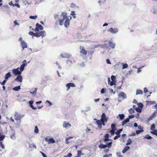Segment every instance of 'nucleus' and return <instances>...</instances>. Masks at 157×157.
Here are the masks:
<instances>
[{"label": "nucleus", "mask_w": 157, "mask_h": 157, "mask_svg": "<svg viewBox=\"0 0 157 157\" xmlns=\"http://www.w3.org/2000/svg\"><path fill=\"white\" fill-rule=\"evenodd\" d=\"M143 93L142 90H136V95H139V94H143Z\"/></svg>", "instance_id": "18"}, {"label": "nucleus", "mask_w": 157, "mask_h": 157, "mask_svg": "<svg viewBox=\"0 0 157 157\" xmlns=\"http://www.w3.org/2000/svg\"><path fill=\"white\" fill-rule=\"evenodd\" d=\"M118 157H122V156L121 155V153L117 152L116 153Z\"/></svg>", "instance_id": "52"}, {"label": "nucleus", "mask_w": 157, "mask_h": 157, "mask_svg": "<svg viewBox=\"0 0 157 157\" xmlns=\"http://www.w3.org/2000/svg\"><path fill=\"white\" fill-rule=\"evenodd\" d=\"M71 15H72L73 17L74 18H75L76 16H75V12L74 11H73L71 12Z\"/></svg>", "instance_id": "50"}, {"label": "nucleus", "mask_w": 157, "mask_h": 157, "mask_svg": "<svg viewBox=\"0 0 157 157\" xmlns=\"http://www.w3.org/2000/svg\"><path fill=\"white\" fill-rule=\"evenodd\" d=\"M105 89L102 88L101 90V94H103L105 92Z\"/></svg>", "instance_id": "58"}, {"label": "nucleus", "mask_w": 157, "mask_h": 157, "mask_svg": "<svg viewBox=\"0 0 157 157\" xmlns=\"http://www.w3.org/2000/svg\"><path fill=\"white\" fill-rule=\"evenodd\" d=\"M128 112L129 113L131 114L134 113L135 112V111L132 108H130L128 110Z\"/></svg>", "instance_id": "36"}, {"label": "nucleus", "mask_w": 157, "mask_h": 157, "mask_svg": "<svg viewBox=\"0 0 157 157\" xmlns=\"http://www.w3.org/2000/svg\"><path fill=\"white\" fill-rule=\"evenodd\" d=\"M112 33H116L118 32V30L117 28H110L108 31Z\"/></svg>", "instance_id": "6"}, {"label": "nucleus", "mask_w": 157, "mask_h": 157, "mask_svg": "<svg viewBox=\"0 0 157 157\" xmlns=\"http://www.w3.org/2000/svg\"><path fill=\"white\" fill-rule=\"evenodd\" d=\"M137 105L138 106V107L141 109H142L143 106V105L141 102L138 103Z\"/></svg>", "instance_id": "34"}, {"label": "nucleus", "mask_w": 157, "mask_h": 157, "mask_svg": "<svg viewBox=\"0 0 157 157\" xmlns=\"http://www.w3.org/2000/svg\"><path fill=\"white\" fill-rule=\"evenodd\" d=\"M6 81H7L5 79V80H4L2 82H0V83L1 85L3 86L5 84L6 82Z\"/></svg>", "instance_id": "53"}, {"label": "nucleus", "mask_w": 157, "mask_h": 157, "mask_svg": "<svg viewBox=\"0 0 157 157\" xmlns=\"http://www.w3.org/2000/svg\"><path fill=\"white\" fill-rule=\"evenodd\" d=\"M34 30L35 32H39V29H38V28L36 27L34 29Z\"/></svg>", "instance_id": "61"}, {"label": "nucleus", "mask_w": 157, "mask_h": 157, "mask_svg": "<svg viewBox=\"0 0 157 157\" xmlns=\"http://www.w3.org/2000/svg\"><path fill=\"white\" fill-rule=\"evenodd\" d=\"M155 128V124H152L151 126L150 129L151 130L153 131V130H154V129Z\"/></svg>", "instance_id": "35"}, {"label": "nucleus", "mask_w": 157, "mask_h": 157, "mask_svg": "<svg viewBox=\"0 0 157 157\" xmlns=\"http://www.w3.org/2000/svg\"><path fill=\"white\" fill-rule=\"evenodd\" d=\"M29 34L30 35H32L35 36L36 33H34L33 32L30 31L29 32Z\"/></svg>", "instance_id": "49"}, {"label": "nucleus", "mask_w": 157, "mask_h": 157, "mask_svg": "<svg viewBox=\"0 0 157 157\" xmlns=\"http://www.w3.org/2000/svg\"><path fill=\"white\" fill-rule=\"evenodd\" d=\"M112 144V142H110L106 143L105 145H106V147H108V148H110L111 147Z\"/></svg>", "instance_id": "20"}, {"label": "nucleus", "mask_w": 157, "mask_h": 157, "mask_svg": "<svg viewBox=\"0 0 157 157\" xmlns=\"http://www.w3.org/2000/svg\"><path fill=\"white\" fill-rule=\"evenodd\" d=\"M135 116L134 115H129L128 117V119L129 120L130 119L134 117Z\"/></svg>", "instance_id": "54"}, {"label": "nucleus", "mask_w": 157, "mask_h": 157, "mask_svg": "<svg viewBox=\"0 0 157 157\" xmlns=\"http://www.w3.org/2000/svg\"><path fill=\"white\" fill-rule=\"evenodd\" d=\"M143 131V130H137L136 131V133L137 134H139Z\"/></svg>", "instance_id": "44"}, {"label": "nucleus", "mask_w": 157, "mask_h": 157, "mask_svg": "<svg viewBox=\"0 0 157 157\" xmlns=\"http://www.w3.org/2000/svg\"><path fill=\"white\" fill-rule=\"evenodd\" d=\"M100 46L101 48H107L108 47L107 44H100Z\"/></svg>", "instance_id": "22"}, {"label": "nucleus", "mask_w": 157, "mask_h": 157, "mask_svg": "<svg viewBox=\"0 0 157 157\" xmlns=\"http://www.w3.org/2000/svg\"><path fill=\"white\" fill-rule=\"evenodd\" d=\"M27 65V63H23V64L21 65L22 66H23L24 67L26 66Z\"/></svg>", "instance_id": "63"}, {"label": "nucleus", "mask_w": 157, "mask_h": 157, "mask_svg": "<svg viewBox=\"0 0 157 157\" xmlns=\"http://www.w3.org/2000/svg\"><path fill=\"white\" fill-rule=\"evenodd\" d=\"M72 155L71 153H69L66 157H71Z\"/></svg>", "instance_id": "64"}, {"label": "nucleus", "mask_w": 157, "mask_h": 157, "mask_svg": "<svg viewBox=\"0 0 157 157\" xmlns=\"http://www.w3.org/2000/svg\"><path fill=\"white\" fill-rule=\"evenodd\" d=\"M96 122L98 125H100V126H101V123H102V121H100L97 120L96 121Z\"/></svg>", "instance_id": "46"}, {"label": "nucleus", "mask_w": 157, "mask_h": 157, "mask_svg": "<svg viewBox=\"0 0 157 157\" xmlns=\"http://www.w3.org/2000/svg\"><path fill=\"white\" fill-rule=\"evenodd\" d=\"M54 18L56 21V24L59 23L60 25H62L63 24V21L65 20L64 25L66 28H67L69 25L70 19L67 17V13L65 12H62L60 15L57 14H54Z\"/></svg>", "instance_id": "1"}, {"label": "nucleus", "mask_w": 157, "mask_h": 157, "mask_svg": "<svg viewBox=\"0 0 157 157\" xmlns=\"http://www.w3.org/2000/svg\"><path fill=\"white\" fill-rule=\"evenodd\" d=\"M48 143H54L55 142V140L52 138H50L48 140Z\"/></svg>", "instance_id": "26"}, {"label": "nucleus", "mask_w": 157, "mask_h": 157, "mask_svg": "<svg viewBox=\"0 0 157 157\" xmlns=\"http://www.w3.org/2000/svg\"><path fill=\"white\" fill-rule=\"evenodd\" d=\"M118 117H119L120 120H122L124 118L125 116L124 114H119L118 115Z\"/></svg>", "instance_id": "24"}, {"label": "nucleus", "mask_w": 157, "mask_h": 157, "mask_svg": "<svg viewBox=\"0 0 157 157\" xmlns=\"http://www.w3.org/2000/svg\"><path fill=\"white\" fill-rule=\"evenodd\" d=\"M32 90L33 91V92L30 91V93L33 95L34 94L36 93L37 91V88H32Z\"/></svg>", "instance_id": "23"}, {"label": "nucleus", "mask_w": 157, "mask_h": 157, "mask_svg": "<svg viewBox=\"0 0 157 157\" xmlns=\"http://www.w3.org/2000/svg\"><path fill=\"white\" fill-rule=\"evenodd\" d=\"M15 81H18L20 82H21L22 81V77L20 75H19L17 77L15 78Z\"/></svg>", "instance_id": "13"}, {"label": "nucleus", "mask_w": 157, "mask_h": 157, "mask_svg": "<svg viewBox=\"0 0 157 157\" xmlns=\"http://www.w3.org/2000/svg\"><path fill=\"white\" fill-rule=\"evenodd\" d=\"M14 116L15 117V120L17 121L20 120L21 118V115H20L17 113H15Z\"/></svg>", "instance_id": "12"}, {"label": "nucleus", "mask_w": 157, "mask_h": 157, "mask_svg": "<svg viewBox=\"0 0 157 157\" xmlns=\"http://www.w3.org/2000/svg\"><path fill=\"white\" fill-rule=\"evenodd\" d=\"M37 17V15L30 16L29 17V18L31 19H35Z\"/></svg>", "instance_id": "42"}, {"label": "nucleus", "mask_w": 157, "mask_h": 157, "mask_svg": "<svg viewBox=\"0 0 157 157\" xmlns=\"http://www.w3.org/2000/svg\"><path fill=\"white\" fill-rule=\"evenodd\" d=\"M87 51H86L84 49H82L81 51L80 52L84 55H86L87 54Z\"/></svg>", "instance_id": "27"}, {"label": "nucleus", "mask_w": 157, "mask_h": 157, "mask_svg": "<svg viewBox=\"0 0 157 157\" xmlns=\"http://www.w3.org/2000/svg\"><path fill=\"white\" fill-rule=\"evenodd\" d=\"M71 126V124H70L67 123L66 121L63 122V128L67 129L70 128Z\"/></svg>", "instance_id": "8"}, {"label": "nucleus", "mask_w": 157, "mask_h": 157, "mask_svg": "<svg viewBox=\"0 0 157 157\" xmlns=\"http://www.w3.org/2000/svg\"><path fill=\"white\" fill-rule=\"evenodd\" d=\"M40 152L41 154L43 157H47L46 155L44 154L43 152L40 151Z\"/></svg>", "instance_id": "56"}, {"label": "nucleus", "mask_w": 157, "mask_h": 157, "mask_svg": "<svg viewBox=\"0 0 157 157\" xmlns=\"http://www.w3.org/2000/svg\"><path fill=\"white\" fill-rule=\"evenodd\" d=\"M78 65L80 67H83L85 66V64L83 62H82L81 63H78Z\"/></svg>", "instance_id": "43"}, {"label": "nucleus", "mask_w": 157, "mask_h": 157, "mask_svg": "<svg viewBox=\"0 0 157 157\" xmlns=\"http://www.w3.org/2000/svg\"><path fill=\"white\" fill-rule=\"evenodd\" d=\"M111 127L112 128V130H115L116 128L115 127V125L114 124H112L111 125Z\"/></svg>", "instance_id": "45"}, {"label": "nucleus", "mask_w": 157, "mask_h": 157, "mask_svg": "<svg viewBox=\"0 0 157 157\" xmlns=\"http://www.w3.org/2000/svg\"><path fill=\"white\" fill-rule=\"evenodd\" d=\"M151 133L157 136V129H155L153 130V131H151Z\"/></svg>", "instance_id": "31"}, {"label": "nucleus", "mask_w": 157, "mask_h": 157, "mask_svg": "<svg viewBox=\"0 0 157 157\" xmlns=\"http://www.w3.org/2000/svg\"><path fill=\"white\" fill-rule=\"evenodd\" d=\"M152 137L149 135L147 134L144 137V138H146L148 140H150L152 138Z\"/></svg>", "instance_id": "33"}, {"label": "nucleus", "mask_w": 157, "mask_h": 157, "mask_svg": "<svg viewBox=\"0 0 157 157\" xmlns=\"http://www.w3.org/2000/svg\"><path fill=\"white\" fill-rule=\"evenodd\" d=\"M123 131V128H121L118 130L116 132L115 134H120V133L121 132Z\"/></svg>", "instance_id": "37"}, {"label": "nucleus", "mask_w": 157, "mask_h": 157, "mask_svg": "<svg viewBox=\"0 0 157 157\" xmlns=\"http://www.w3.org/2000/svg\"><path fill=\"white\" fill-rule=\"evenodd\" d=\"M10 137L12 139H13V140L15 139L16 138V137L15 136V133H14L13 134H12L10 136Z\"/></svg>", "instance_id": "41"}, {"label": "nucleus", "mask_w": 157, "mask_h": 157, "mask_svg": "<svg viewBox=\"0 0 157 157\" xmlns=\"http://www.w3.org/2000/svg\"><path fill=\"white\" fill-rule=\"evenodd\" d=\"M123 69L127 68L128 67V65L127 63L123 64L122 63Z\"/></svg>", "instance_id": "39"}, {"label": "nucleus", "mask_w": 157, "mask_h": 157, "mask_svg": "<svg viewBox=\"0 0 157 157\" xmlns=\"http://www.w3.org/2000/svg\"><path fill=\"white\" fill-rule=\"evenodd\" d=\"M66 86L67 88V90H68L71 87H74L75 86L73 83H69L66 84Z\"/></svg>", "instance_id": "7"}, {"label": "nucleus", "mask_w": 157, "mask_h": 157, "mask_svg": "<svg viewBox=\"0 0 157 157\" xmlns=\"http://www.w3.org/2000/svg\"><path fill=\"white\" fill-rule=\"evenodd\" d=\"M130 147L128 146H126L123 149L122 151V152L123 153H125L129 149Z\"/></svg>", "instance_id": "17"}, {"label": "nucleus", "mask_w": 157, "mask_h": 157, "mask_svg": "<svg viewBox=\"0 0 157 157\" xmlns=\"http://www.w3.org/2000/svg\"><path fill=\"white\" fill-rule=\"evenodd\" d=\"M20 71L21 72L24 69V67L23 66L21 65V67H20Z\"/></svg>", "instance_id": "48"}, {"label": "nucleus", "mask_w": 157, "mask_h": 157, "mask_svg": "<svg viewBox=\"0 0 157 157\" xmlns=\"http://www.w3.org/2000/svg\"><path fill=\"white\" fill-rule=\"evenodd\" d=\"M19 68L18 67L16 69H14L12 70L13 73L14 75H20L21 74V72L19 71Z\"/></svg>", "instance_id": "3"}, {"label": "nucleus", "mask_w": 157, "mask_h": 157, "mask_svg": "<svg viewBox=\"0 0 157 157\" xmlns=\"http://www.w3.org/2000/svg\"><path fill=\"white\" fill-rule=\"evenodd\" d=\"M118 97L120 98H122L123 99H125L127 98L126 94L123 92H121L118 95Z\"/></svg>", "instance_id": "5"}, {"label": "nucleus", "mask_w": 157, "mask_h": 157, "mask_svg": "<svg viewBox=\"0 0 157 157\" xmlns=\"http://www.w3.org/2000/svg\"><path fill=\"white\" fill-rule=\"evenodd\" d=\"M147 103L148 105H152L155 104V102L154 101H147Z\"/></svg>", "instance_id": "29"}, {"label": "nucleus", "mask_w": 157, "mask_h": 157, "mask_svg": "<svg viewBox=\"0 0 157 157\" xmlns=\"http://www.w3.org/2000/svg\"><path fill=\"white\" fill-rule=\"evenodd\" d=\"M104 136L105 138L103 139V140L104 142H105L109 140V134L107 133Z\"/></svg>", "instance_id": "14"}, {"label": "nucleus", "mask_w": 157, "mask_h": 157, "mask_svg": "<svg viewBox=\"0 0 157 157\" xmlns=\"http://www.w3.org/2000/svg\"><path fill=\"white\" fill-rule=\"evenodd\" d=\"M156 116V113L155 112H154L153 113L151 116L148 119V121L151 120L153 118H155Z\"/></svg>", "instance_id": "15"}, {"label": "nucleus", "mask_w": 157, "mask_h": 157, "mask_svg": "<svg viewBox=\"0 0 157 157\" xmlns=\"http://www.w3.org/2000/svg\"><path fill=\"white\" fill-rule=\"evenodd\" d=\"M137 112L139 113H141L142 111V109L140 108L139 107H137L136 109L135 110Z\"/></svg>", "instance_id": "40"}, {"label": "nucleus", "mask_w": 157, "mask_h": 157, "mask_svg": "<svg viewBox=\"0 0 157 157\" xmlns=\"http://www.w3.org/2000/svg\"><path fill=\"white\" fill-rule=\"evenodd\" d=\"M21 89V88L20 87V86H17L14 87L13 88V90H15L16 91H17L19 90L20 89Z\"/></svg>", "instance_id": "28"}, {"label": "nucleus", "mask_w": 157, "mask_h": 157, "mask_svg": "<svg viewBox=\"0 0 157 157\" xmlns=\"http://www.w3.org/2000/svg\"><path fill=\"white\" fill-rule=\"evenodd\" d=\"M115 130H112L109 131L111 135H113L115 133Z\"/></svg>", "instance_id": "55"}, {"label": "nucleus", "mask_w": 157, "mask_h": 157, "mask_svg": "<svg viewBox=\"0 0 157 157\" xmlns=\"http://www.w3.org/2000/svg\"><path fill=\"white\" fill-rule=\"evenodd\" d=\"M21 44L23 50L25 48H27V45L26 43L24 41H22L21 43Z\"/></svg>", "instance_id": "10"}, {"label": "nucleus", "mask_w": 157, "mask_h": 157, "mask_svg": "<svg viewBox=\"0 0 157 157\" xmlns=\"http://www.w3.org/2000/svg\"><path fill=\"white\" fill-rule=\"evenodd\" d=\"M61 57L62 58H67L70 57L71 55L70 54L65 53L63 54L61 53L60 54Z\"/></svg>", "instance_id": "9"}, {"label": "nucleus", "mask_w": 157, "mask_h": 157, "mask_svg": "<svg viewBox=\"0 0 157 157\" xmlns=\"http://www.w3.org/2000/svg\"><path fill=\"white\" fill-rule=\"evenodd\" d=\"M39 132V129L36 126L35 127V129H34V132L36 133H38Z\"/></svg>", "instance_id": "38"}, {"label": "nucleus", "mask_w": 157, "mask_h": 157, "mask_svg": "<svg viewBox=\"0 0 157 157\" xmlns=\"http://www.w3.org/2000/svg\"><path fill=\"white\" fill-rule=\"evenodd\" d=\"M9 5L11 6H15V4H13L12 2H11L10 3H9Z\"/></svg>", "instance_id": "60"}, {"label": "nucleus", "mask_w": 157, "mask_h": 157, "mask_svg": "<svg viewBox=\"0 0 157 157\" xmlns=\"http://www.w3.org/2000/svg\"><path fill=\"white\" fill-rule=\"evenodd\" d=\"M46 33L45 31H39L38 32L36 33L35 36L37 37H39L41 36L43 38V37L45 36Z\"/></svg>", "instance_id": "2"}, {"label": "nucleus", "mask_w": 157, "mask_h": 157, "mask_svg": "<svg viewBox=\"0 0 157 157\" xmlns=\"http://www.w3.org/2000/svg\"><path fill=\"white\" fill-rule=\"evenodd\" d=\"M108 43L109 47L112 48H114L115 45V43L113 42L110 40L109 41Z\"/></svg>", "instance_id": "11"}, {"label": "nucleus", "mask_w": 157, "mask_h": 157, "mask_svg": "<svg viewBox=\"0 0 157 157\" xmlns=\"http://www.w3.org/2000/svg\"><path fill=\"white\" fill-rule=\"evenodd\" d=\"M84 154L82 153L81 151H78L77 156L78 157H80L81 155H83Z\"/></svg>", "instance_id": "32"}, {"label": "nucleus", "mask_w": 157, "mask_h": 157, "mask_svg": "<svg viewBox=\"0 0 157 157\" xmlns=\"http://www.w3.org/2000/svg\"><path fill=\"white\" fill-rule=\"evenodd\" d=\"M132 142V140L130 138H129L127 141V142L126 144V145H128L130 144H131Z\"/></svg>", "instance_id": "30"}, {"label": "nucleus", "mask_w": 157, "mask_h": 157, "mask_svg": "<svg viewBox=\"0 0 157 157\" xmlns=\"http://www.w3.org/2000/svg\"><path fill=\"white\" fill-rule=\"evenodd\" d=\"M101 117L102 123L104 125H105L104 122H106L107 121V119L106 117V115L105 113H102L101 116Z\"/></svg>", "instance_id": "4"}, {"label": "nucleus", "mask_w": 157, "mask_h": 157, "mask_svg": "<svg viewBox=\"0 0 157 157\" xmlns=\"http://www.w3.org/2000/svg\"><path fill=\"white\" fill-rule=\"evenodd\" d=\"M11 73L10 72H8L7 74L5 75V79H8V78L11 77Z\"/></svg>", "instance_id": "19"}, {"label": "nucleus", "mask_w": 157, "mask_h": 157, "mask_svg": "<svg viewBox=\"0 0 157 157\" xmlns=\"http://www.w3.org/2000/svg\"><path fill=\"white\" fill-rule=\"evenodd\" d=\"M109 84H110L111 86H112L114 85H115V81H111Z\"/></svg>", "instance_id": "47"}, {"label": "nucleus", "mask_w": 157, "mask_h": 157, "mask_svg": "<svg viewBox=\"0 0 157 157\" xmlns=\"http://www.w3.org/2000/svg\"><path fill=\"white\" fill-rule=\"evenodd\" d=\"M129 120L127 118L125 119H124L122 123V126L124 125L125 124L129 122Z\"/></svg>", "instance_id": "21"}, {"label": "nucleus", "mask_w": 157, "mask_h": 157, "mask_svg": "<svg viewBox=\"0 0 157 157\" xmlns=\"http://www.w3.org/2000/svg\"><path fill=\"white\" fill-rule=\"evenodd\" d=\"M148 91V90L146 87H145L144 88V92L146 93Z\"/></svg>", "instance_id": "57"}, {"label": "nucleus", "mask_w": 157, "mask_h": 157, "mask_svg": "<svg viewBox=\"0 0 157 157\" xmlns=\"http://www.w3.org/2000/svg\"><path fill=\"white\" fill-rule=\"evenodd\" d=\"M36 26L38 28V29H40V30H42L44 28L43 26L39 24L38 23L36 24Z\"/></svg>", "instance_id": "16"}, {"label": "nucleus", "mask_w": 157, "mask_h": 157, "mask_svg": "<svg viewBox=\"0 0 157 157\" xmlns=\"http://www.w3.org/2000/svg\"><path fill=\"white\" fill-rule=\"evenodd\" d=\"M46 102L48 103V104H49V106H51L52 105V103L48 100H47L46 101Z\"/></svg>", "instance_id": "59"}, {"label": "nucleus", "mask_w": 157, "mask_h": 157, "mask_svg": "<svg viewBox=\"0 0 157 157\" xmlns=\"http://www.w3.org/2000/svg\"><path fill=\"white\" fill-rule=\"evenodd\" d=\"M98 147L100 149H104L106 147V145H105V144H101L98 146Z\"/></svg>", "instance_id": "25"}, {"label": "nucleus", "mask_w": 157, "mask_h": 157, "mask_svg": "<svg viewBox=\"0 0 157 157\" xmlns=\"http://www.w3.org/2000/svg\"><path fill=\"white\" fill-rule=\"evenodd\" d=\"M111 79L112 81H115L116 77L114 75H112L111 77Z\"/></svg>", "instance_id": "51"}, {"label": "nucleus", "mask_w": 157, "mask_h": 157, "mask_svg": "<svg viewBox=\"0 0 157 157\" xmlns=\"http://www.w3.org/2000/svg\"><path fill=\"white\" fill-rule=\"evenodd\" d=\"M106 63L107 64H111V63L110 62V60L109 59H106Z\"/></svg>", "instance_id": "62"}]
</instances>
